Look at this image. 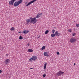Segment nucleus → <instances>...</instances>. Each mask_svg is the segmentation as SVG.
I'll return each instance as SVG.
<instances>
[{
  "label": "nucleus",
  "mask_w": 79,
  "mask_h": 79,
  "mask_svg": "<svg viewBox=\"0 0 79 79\" xmlns=\"http://www.w3.org/2000/svg\"><path fill=\"white\" fill-rule=\"evenodd\" d=\"M48 32H49V31H48V30H47L45 32V34H47Z\"/></svg>",
  "instance_id": "19"
},
{
  "label": "nucleus",
  "mask_w": 79,
  "mask_h": 79,
  "mask_svg": "<svg viewBox=\"0 0 79 79\" xmlns=\"http://www.w3.org/2000/svg\"><path fill=\"white\" fill-rule=\"evenodd\" d=\"M42 15V13L40 14H38L36 15V18H40V16Z\"/></svg>",
  "instance_id": "11"
},
{
  "label": "nucleus",
  "mask_w": 79,
  "mask_h": 79,
  "mask_svg": "<svg viewBox=\"0 0 79 79\" xmlns=\"http://www.w3.org/2000/svg\"><path fill=\"white\" fill-rule=\"evenodd\" d=\"M10 30L11 31H13L15 30V28H14V27H12L10 29Z\"/></svg>",
  "instance_id": "18"
},
{
  "label": "nucleus",
  "mask_w": 79,
  "mask_h": 79,
  "mask_svg": "<svg viewBox=\"0 0 79 79\" xmlns=\"http://www.w3.org/2000/svg\"><path fill=\"white\" fill-rule=\"evenodd\" d=\"M74 65H76V64H75V63H74Z\"/></svg>",
  "instance_id": "32"
},
{
  "label": "nucleus",
  "mask_w": 79,
  "mask_h": 79,
  "mask_svg": "<svg viewBox=\"0 0 79 79\" xmlns=\"http://www.w3.org/2000/svg\"><path fill=\"white\" fill-rule=\"evenodd\" d=\"M47 62L45 63L44 64V69H46V67H47Z\"/></svg>",
  "instance_id": "15"
},
{
  "label": "nucleus",
  "mask_w": 79,
  "mask_h": 79,
  "mask_svg": "<svg viewBox=\"0 0 79 79\" xmlns=\"http://www.w3.org/2000/svg\"><path fill=\"white\" fill-rule=\"evenodd\" d=\"M37 57L35 56H32L31 58L29 59L30 62H32V61H37Z\"/></svg>",
  "instance_id": "1"
},
{
  "label": "nucleus",
  "mask_w": 79,
  "mask_h": 79,
  "mask_svg": "<svg viewBox=\"0 0 79 79\" xmlns=\"http://www.w3.org/2000/svg\"><path fill=\"white\" fill-rule=\"evenodd\" d=\"M2 70H0V74H1V73H2Z\"/></svg>",
  "instance_id": "27"
},
{
  "label": "nucleus",
  "mask_w": 79,
  "mask_h": 79,
  "mask_svg": "<svg viewBox=\"0 0 79 79\" xmlns=\"http://www.w3.org/2000/svg\"><path fill=\"white\" fill-rule=\"evenodd\" d=\"M35 1H37V0H33V1H31L29 3H28L27 5H26L27 6H29L30 4H31V3H33L34 2H35Z\"/></svg>",
  "instance_id": "7"
},
{
  "label": "nucleus",
  "mask_w": 79,
  "mask_h": 79,
  "mask_svg": "<svg viewBox=\"0 0 79 79\" xmlns=\"http://www.w3.org/2000/svg\"><path fill=\"white\" fill-rule=\"evenodd\" d=\"M30 19L31 20V23H36L37 20H36V18L30 17Z\"/></svg>",
  "instance_id": "3"
},
{
  "label": "nucleus",
  "mask_w": 79,
  "mask_h": 79,
  "mask_svg": "<svg viewBox=\"0 0 79 79\" xmlns=\"http://www.w3.org/2000/svg\"><path fill=\"white\" fill-rule=\"evenodd\" d=\"M43 76L44 77H45V76H46V74H44L43 75Z\"/></svg>",
  "instance_id": "24"
},
{
  "label": "nucleus",
  "mask_w": 79,
  "mask_h": 79,
  "mask_svg": "<svg viewBox=\"0 0 79 79\" xmlns=\"http://www.w3.org/2000/svg\"><path fill=\"white\" fill-rule=\"evenodd\" d=\"M15 1H16V0H11V1L9 2V5H13V3H14V2H15Z\"/></svg>",
  "instance_id": "6"
},
{
  "label": "nucleus",
  "mask_w": 79,
  "mask_h": 79,
  "mask_svg": "<svg viewBox=\"0 0 79 79\" xmlns=\"http://www.w3.org/2000/svg\"><path fill=\"white\" fill-rule=\"evenodd\" d=\"M44 55L45 56H47L48 57L49 56V55L48 54V53H47V52H45L44 53Z\"/></svg>",
  "instance_id": "10"
},
{
  "label": "nucleus",
  "mask_w": 79,
  "mask_h": 79,
  "mask_svg": "<svg viewBox=\"0 0 79 79\" xmlns=\"http://www.w3.org/2000/svg\"><path fill=\"white\" fill-rule=\"evenodd\" d=\"M26 21L27 24H29L30 23H31V20L29 19H27L26 20Z\"/></svg>",
  "instance_id": "12"
},
{
  "label": "nucleus",
  "mask_w": 79,
  "mask_h": 79,
  "mask_svg": "<svg viewBox=\"0 0 79 79\" xmlns=\"http://www.w3.org/2000/svg\"><path fill=\"white\" fill-rule=\"evenodd\" d=\"M45 49V46H44L41 48V50H43Z\"/></svg>",
  "instance_id": "17"
},
{
  "label": "nucleus",
  "mask_w": 79,
  "mask_h": 79,
  "mask_svg": "<svg viewBox=\"0 0 79 79\" xmlns=\"http://www.w3.org/2000/svg\"><path fill=\"white\" fill-rule=\"evenodd\" d=\"M10 62V60L9 59H6L5 60V63L6 64H8Z\"/></svg>",
  "instance_id": "8"
},
{
  "label": "nucleus",
  "mask_w": 79,
  "mask_h": 79,
  "mask_svg": "<svg viewBox=\"0 0 79 79\" xmlns=\"http://www.w3.org/2000/svg\"><path fill=\"white\" fill-rule=\"evenodd\" d=\"M28 52H33V50L32 49H29L28 50Z\"/></svg>",
  "instance_id": "14"
},
{
  "label": "nucleus",
  "mask_w": 79,
  "mask_h": 79,
  "mask_svg": "<svg viewBox=\"0 0 79 79\" xmlns=\"http://www.w3.org/2000/svg\"><path fill=\"white\" fill-rule=\"evenodd\" d=\"M30 69H33L32 68H30Z\"/></svg>",
  "instance_id": "30"
},
{
  "label": "nucleus",
  "mask_w": 79,
  "mask_h": 79,
  "mask_svg": "<svg viewBox=\"0 0 79 79\" xmlns=\"http://www.w3.org/2000/svg\"><path fill=\"white\" fill-rule=\"evenodd\" d=\"M76 35V34L75 33H73V36H74V35Z\"/></svg>",
  "instance_id": "26"
},
{
  "label": "nucleus",
  "mask_w": 79,
  "mask_h": 79,
  "mask_svg": "<svg viewBox=\"0 0 79 79\" xmlns=\"http://www.w3.org/2000/svg\"><path fill=\"white\" fill-rule=\"evenodd\" d=\"M56 54L57 55H59L60 54V52H56Z\"/></svg>",
  "instance_id": "25"
},
{
  "label": "nucleus",
  "mask_w": 79,
  "mask_h": 79,
  "mask_svg": "<svg viewBox=\"0 0 79 79\" xmlns=\"http://www.w3.org/2000/svg\"><path fill=\"white\" fill-rule=\"evenodd\" d=\"M76 26L77 27H79V24H77L76 25Z\"/></svg>",
  "instance_id": "23"
},
{
  "label": "nucleus",
  "mask_w": 79,
  "mask_h": 79,
  "mask_svg": "<svg viewBox=\"0 0 79 79\" xmlns=\"http://www.w3.org/2000/svg\"><path fill=\"white\" fill-rule=\"evenodd\" d=\"M3 48H2V49H3Z\"/></svg>",
  "instance_id": "33"
},
{
  "label": "nucleus",
  "mask_w": 79,
  "mask_h": 79,
  "mask_svg": "<svg viewBox=\"0 0 79 79\" xmlns=\"http://www.w3.org/2000/svg\"><path fill=\"white\" fill-rule=\"evenodd\" d=\"M27 45H28V46H29V45H30V44H27Z\"/></svg>",
  "instance_id": "28"
},
{
  "label": "nucleus",
  "mask_w": 79,
  "mask_h": 79,
  "mask_svg": "<svg viewBox=\"0 0 79 79\" xmlns=\"http://www.w3.org/2000/svg\"><path fill=\"white\" fill-rule=\"evenodd\" d=\"M68 31L69 32H72V31H73V30L71 29H69V30H68Z\"/></svg>",
  "instance_id": "21"
},
{
  "label": "nucleus",
  "mask_w": 79,
  "mask_h": 79,
  "mask_svg": "<svg viewBox=\"0 0 79 79\" xmlns=\"http://www.w3.org/2000/svg\"><path fill=\"white\" fill-rule=\"evenodd\" d=\"M55 30H52V33H55Z\"/></svg>",
  "instance_id": "22"
},
{
  "label": "nucleus",
  "mask_w": 79,
  "mask_h": 79,
  "mask_svg": "<svg viewBox=\"0 0 79 79\" xmlns=\"http://www.w3.org/2000/svg\"><path fill=\"white\" fill-rule=\"evenodd\" d=\"M23 39V38L20 35L19 37V39L20 40H22V39Z\"/></svg>",
  "instance_id": "20"
},
{
  "label": "nucleus",
  "mask_w": 79,
  "mask_h": 79,
  "mask_svg": "<svg viewBox=\"0 0 79 79\" xmlns=\"http://www.w3.org/2000/svg\"><path fill=\"white\" fill-rule=\"evenodd\" d=\"M29 32V31L24 30L22 32V33L23 34H27Z\"/></svg>",
  "instance_id": "13"
},
{
  "label": "nucleus",
  "mask_w": 79,
  "mask_h": 79,
  "mask_svg": "<svg viewBox=\"0 0 79 79\" xmlns=\"http://www.w3.org/2000/svg\"><path fill=\"white\" fill-rule=\"evenodd\" d=\"M6 56H8V54H6Z\"/></svg>",
  "instance_id": "31"
},
{
  "label": "nucleus",
  "mask_w": 79,
  "mask_h": 79,
  "mask_svg": "<svg viewBox=\"0 0 79 79\" xmlns=\"http://www.w3.org/2000/svg\"><path fill=\"white\" fill-rule=\"evenodd\" d=\"M21 31H19V33H21Z\"/></svg>",
  "instance_id": "29"
},
{
  "label": "nucleus",
  "mask_w": 79,
  "mask_h": 79,
  "mask_svg": "<svg viewBox=\"0 0 79 79\" xmlns=\"http://www.w3.org/2000/svg\"><path fill=\"white\" fill-rule=\"evenodd\" d=\"M55 35H56V36L59 37V36L60 35V33H58V31H56L55 32Z\"/></svg>",
  "instance_id": "9"
},
{
  "label": "nucleus",
  "mask_w": 79,
  "mask_h": 79,
  "mask_svg": "<svg viewBox=\"0 0 79 79\" xmlns=\"http://www.w3.org/2000/svg\"><path fill=\"white\" fill-rule=\"evenodd\" d=\"M23 0H19V1L16 2L14 3V5L15 6H18L19 5L21 4L23 2Z\"/></svg>",
  "instance_id": "2"
},
{
  "label": "nucleus",
  "mask_w": 79,
  "mask_h": 79,
  "mask_svg": "<svg viewBox=\"0 0 79 79\" xmlns=\"http://www.w3.org/2000/svg\"><path fill=\"white\" fill-rule=\"evenodd\" d=\"M64 72L60 71L56 73V75H57V76H60V75H62L63 74H64Z\"/></svg>",
  "instance_id": "4"
},
{
  "label": "nucleus",
  "mask_w": 79,
  "mask_h": 79,
  "mask_svg": "<svg viewBox=\"0 0 79 79\" xmlns=\"http://www.w3.org/2000/svg\"><path fill=\"white\" fill-rule=\"evenodd\" d=\"M76 41V39H75L74 38H72L70 39V42L71 43H74Z\"/></svg>",
  "instance_id": "5"
},
{
  "label": "nucleus",
  "mask_w": 79,
  "mask_h": 79,
  "mask_svg": "<svg viewBox=\"0 0 79 79\" xmlns=\"http://www.w3.org/2000/svg\"><path fill=\"white\" fill-rule=\"evenodd\" d=\"M39 37H40V36H39V37H38V38H39Z\"/></svg>",
  "instance_id": "34"
},
{
  "label": "nucleus",
  "mask_w": 79,
  "mask_h": 79,
  "mask_svg": "<svg viewBox=\"0 0 79 79\" xmlns=\"http://www.w3.org/2000/svg\"><path fill=\"white\" fill-rule=\"evenodd\" d=\"M55 35V34H52L51 35V37H54Z\"/></svg>",
  "instance_id": "16"
}]
</instances>
